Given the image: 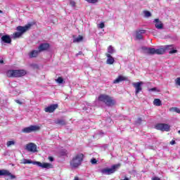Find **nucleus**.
<instances>
[{"label":"nucleus","mask_w":180,"mask_h":180,"mask_svg":"<svg viewBox=\"0 0 180 180\" xmlns=\"http://www.w3.org/2000/svg\"><path fill=\"white\" fill-rule=\"evenodd\" d=\"M21 164H33V165H37V167L46 169H50L53 167L51 163L32 161L31 160L27 159H23Z\"/></svg>","instance_id":"f257e3e1"},{"label":"nucleus","mask_w":180,"mask_h":180,"mask_svg":"<svg viewBox=\"0 0 180 180\" xmlns=\"http://www.w3.org/2000/svg\"><path fill=\"white\" fill-rule=\"evenodd\" d=\"M83 161H84V154L77 153L70 160V164L71 168H78V167L81 166V164H82Z\"/></svg>","instance_id":"f03ea898"},{"label":"nucleus","mask_w":180,"mask_h":180,"mask_svg":"<svg viewBox=\"0 0 180 180\" xmlns=\"http://www.w3.org/2000/svg\"><path fill=\"white\" fill-rule=\"evenodd\" d=\"M32 27V24H27L24 27L18 26L17 27L16 30H18L17 32L13 33L11 34V39H13L14 40L16 39H19L23 34V33L27 32Z\"/></svg>","instance_id":"7ed1b4c3"},{"label":"nucleus","mask_w":180,"mask_h":180,"mask_svg":"<svg viewBox=\"0 0 180 180\" xmlns=\"http://www.w3.org/2000/svg\"><path fill=\"white\" fill-rule=\"evenodd\" d=\"M98 99L99 102H103L106 106H113L116 103L113 97L106 94H101Z\"/></svg>","instance_id":"20e7f679"},{"label":"nucleus","mask_w":180,"mask_h":180,"mask_svg":"<svg viewBox=\"0 0 180 180\" xmlns=\"http://www.w3.org/2000/svg\"><path fill=\"white\" fill-rule=\"evenodd\" d=\"M25 74H27V72L25 70H8L6 72V75L9 78H19L20 77H25Z\"/></svg>","instance_id":"39448f33"},{"label":"nucleus","mask_w":180,"mask_h":180,"mask_svg":"<svg viewBox=\"0 0 180 180\" xmlns=\"http://www.w3.org/2000/svg\"><path fill=\"white\" fill-rule=\"evenodd\" d=\"M166 50H170L169 51V54H175V53H177V51L174 49V45H167L163 48L156 49V54H164Z\"/></svg>","instance_id":"423d86ee"},{"label":"nucleus","mask_w":180,"mask_h":180,"mask_svg":"<svg viewBox=\"0 0 180 180\" xmlns=\"http://www.w3.org/2000/svg\"><path fill=\"white\" fill-rule=\"evenodd\" d=\"M120 167V165H114L110 168H105L101 170V173L104 175H110L115 174L117 169Z\"/></svg>","instance_id":"0eeeda50"},{"label":"nucleus","mask_w":180,"mask_h":180,"mask_svg":"<svg viewBox=\"0 0 180 180\" xmlns=\"http://www.w3.org/2000/svg\"><path fill=\"white\" fill-rule=\"evenodd\" d=\"M39 130H40V126L31 125L30 127H27L22 129V132L25 134H29V133H33V131H39Z\"/></svg>","instance_id":"6e6552de"},{"label":"nucleus","mask_w":180,"mask_h":180,"mask_svg":"<svg viewBox=\"0 0 180 180\" xmlns=\"http://www.w3.org/2000/svg\"><path fill=\"white\" fill-rule=\"evenodd\" d=\"M143 82H133L132 85L135 88V95L137 96L141 91H143V88L141 86L143 85Z\"/></svg>","instance_id":"1a4fd4ad"},{"label":"nucleus","mask_w":180,"mask_h":180,"mask_svg":"<svg viewBox=\"0 0 180 180\" xmlns=\"http://www.w3.org/2000/svg\"><path fill=\"white\" fill-rule=\"evenodd\" d=\"M155 128L161 131H169V125L167 124H158Z\"/></svg>","instance_id":"9d476101"},{"label":"nucleus","mask_w":180,"mask_h":180,"mask_svg":"<svg viewBox=\"0 0 180 180\" xmlns=\"http://www.w3.org/2000/svg\"><path fill=\"white\" fill-rule=\"evenodd\" d=\"M26 150L30 153H36L37 151V146L33 143H30L26 145Z\"/></svg>","instance_id":"9b49d317"},{"label":"nucleus","mask_w":180,"mask_h":180,"mask_svg":"<svg viewBox=\"0 0 180 180\" xmlns=\"http://www.w3.org/2000/svg\"><path fill=\"white\" fill-rule=\"evenodd\" d=\"M10 176L11 179H15L16 176L11 174V172L6 169L0 170V176Z\"/></svg>","instance_id":"f8f14e48"},{"label":"nucleus","mask_w":180,"mask_h":180,"mask_svg":"<svg viewBox=\"0 0 180 180\" xmlns=\"http://www.w3.org/2000/svg\"><path fill=\"white\" fill-rule=\"evenodd\" d=\"M153 23L155 25V27H156V29H158V30L164 29V24L162 23V22H161V20H160V19H155L153 20Z\"/></svg>","instance_id":"ddd939ff"},{"label":"nucleus","mask_w":180,"mask_h":180,"mask_svg":"<svg viewBox=\"0 0 180 180\" xmlns=\"http://www.w3.org/2000/svg\"><path fill=\"white\" fill-rule=\"evenodd\" d=\"M57 108H58V104H52L45 108V112H46V113H53Z\"/></svg>","instance_id":"4468645a"},{"label":"nucleus","mask_w":180,"mask_h":180,"mask_svg":"<svg viewBox=\"0 0 180 180\" xmlns=\"http://www.w3.org/2000/svg\"><path fill=\"white\" fill-rule=\"evenodd\" d=\"M49 48L50 44H49L48 43H43L39 46L38 50L39 53H41V51H46V50H49Z\"/></svg>","instance_id":"2eb2a0df"},{"label":"nucleus","mask_w":180,"mask_h":180,"mask_svg":"<svg viewBox=\"0 0 180 180\" xmlns=\"http://www.w3.org/2000/svg\"><path fill=\"white\" fill-rule=\"evenodd\" d=\"M1 40L2 43H6V44H11L12 43V39L9 35L2 36Z\"/></svg>","instance_id":"dca6fc26"},{"label":"nucleus","mask_w":180,"mask_h":180,"mask_svg":"<svg viewBox=\"0 0 180 180\" xmlns=\"http://www.w3.org/2000/svg\"><path fill=\"white\" fill-rule=\"evenodd\" d=\"M144 33H146L145 30H137L136 32V39H137V40H141V39H143V34H144Z\"/></svg>","instance_id":"f3484780"},{"label":"nucleus","mask_w":180,"mask_h":180,"mask_svg":"<svg viewBox=\"0 0 180 180\" xmlns=\"http://www.w3.org/2000/svg\"><path fill=\"white\" fill-rule=\"evenodd\" d=\"M105 56L107 57L106 63L112 65L115 63V58H112V55L109 53H105Z\"/></svg>","instance_id":"a211bd4d"},{"label":"nucleus","mask_w":180,"mask_h":180,"mask_svg":"<svg viewBox=\"0 0 180 180\" xmlns=\"http://www.w3.org/2000/svg\"><path fill=\"white\" fill-rule=\"evenodd\" d=\"M142 49L145 53H147L148 54H156V49L154 48L143 47Z\"/></svg>","instance_id":"6ab92c4d"},{"label":"nucleus","mask_w":180,"mask_h":180,"mask_svg":"<svg viewBox=\"0 0 180 180\" xmlns=\"http://www.w3.org/2000/svg\"><path fill=\"white\" fill-rule=\"evenodd\" d=\"M122 81H127V77L120 75L113 81V84H119V82H122Z\"/></svg>","instance_id":"aec40b11"},{"label":"nucleus","mask_w":180,"mask_h":180,"mask_svg":"<svg viewBox=\"0 0 180 180\" xmlns=\"http://www.w3.org/2000/svg\"><path fill=\"white\" fill-rule=\"evenodd\" d=\"M39 53H40V51H39V50L38 51L34 50L30 53L29 56H30V58H34L35 57L39 56Z\"/></svg>","instance_id":"412c9836"},{"label":"nucleus","mask_w":180,"mask_h":180,"mask_svg":"<svg viewBox=\"0 0 180 180\" xmlns=\"http://www.w3.org/2000/svg\"><path fill=\"white\" fill-rule=\"evenodd\" d=\"M153 105H155V106H161V100L159 98H155L153 101Z\"/></svg>","instance_id":"4be33fe9"},{"label":"nucleus","mask_w":180,"mask_h":180,"mask_svg":"<svg viewBox=\"0 0 180 180\" xmlns=\"http://www.w3.org/2000/svg\"><path fill=\"white\" fill-rule=\"evenodd\" d=\"M115 53V49L112 46H109L108 47V53L107 54H113Z\"/></svg>","instance_id":"5701e85b"},{"label":"nucleus","mask_w":180,"mask_h":180,"mask_svg":"<svg viewBox=\"0 0 180 180\" xmlns=\"http://www.w3.org/2000/svg\"><path fill=\"white\" fill-rule=\"evenodd\" d=\"M82 36H79L77 38L73 39V43H79V41H82Z\"/></svg>","instance_id":"b1692460"},{"label":"nucleus","mask_w":180,"mask_h":180,"mask_svg":"<svg viewBox=\"0 0 180 180\" xmlns=\"http://www.w3.org/2000/svg\"><path fill=\"white\" fill-rule=\"evenodd\" d=\"M160 89L157 87H153L152 89H148V92H160Z\"/></svg>","instance_id":"393cba45"},{"label":"nucleus","mask_w":180,"mask_h":180,"mask_svg":"<svg viewBox=\"0 0 180 180\" xmlns=\"http://www.w3.org/2000/svg\"><path fill=\"white\" fill-rule=\"evenodd\" d=\"M56 124H60V126H64L65 124V121L63 120H58L56 121Z\"/></svg>","instance_id":"a878e982"},{"label":"nucleus","mask_w":180,"mask_h":180,"mask_svg":"<svg viewBox=\"0 0 180 180\" xmlns=\"http://www.w3.org/2000/svg\"><path fill=\"white\" fill-rule=\"evenodd\" d=\"M143 15H144L145 18H150L151 16V13L148 11H144Z\"/></svg>","instance_id":"bb28decb"},{"label":"nucleus","mask_w":180,"mask_h":180,"mask_svg":"<svg viewBox=\"0 0 180 180\" xmlns=\"http://www.w3.org/2000/svg\"><path fill=\"white\" fill-rule=\"evenodd\" d=\"M97 27L98 29H103V27H105V22H101L100 24H98Z\"/></svg>","instance_id":"cd10ccee"},{"label":"nucleus","mask_w":180,"mask_h":180,"mask_svg":"<svg viewBox=\"0 0 180 180\" xmlns=\"http://www.w3.org/2000/svg\"><path fill=\"white\" fill-rule=\"evenodd\" d=\"M7 147H11V146H15L14 141H8L6 143Z\"/></svg>","instance_id":"c85d7f7f"},{"label":"nucleus","mask_w":180,"mask_h":180,"mask_svg":"<svg viewBox=\"0 0 180 180\" xmlns=\"http://www.w3.org/2000/svg\"><path fill=\"white\" fill-rule=\"evenodd\" d=\"M56 82L58 84H63V82H64V79H63V77H58V79H56Z\"/></svg>","instance_id":"c756f323"},{"label":"nucleus","mask_w":180,"mask_h":180,"mask_svg":"<svg viewBox=\"0 0 180 180\" xmlns=\"http://www.w3.org/2000/svg\"><path fill=\"white\" fill-rule=\"evenodd\" d=\"M170 110H173V112H176V113H180V109L179 108H172Z\"/></svg>","instance_id":"7c9ffc66"},{"label":"nucleus","mask_w":180,"mask_h":180,"mask_svg":"<svg viewBox=\"0 0 180 180\" xmlns=\"http://www.w3.org/2000/svg\"><path fill=\"white\" fill-rule=\"evenodd\" d=\"M85 1L89 4H96L98 2V0H85Z\"/></svg>","instance_id":"2f4dec72"},{"label":"nucleus","mask_w":180,"mask_h":180,"mask_svg":"<svg viewBox=\"0 0 180 180\" xmlns=\"http://www.w3.org/2000/svg\"><path fill=\"white\" fill-rule=\"evenodd\" d=\"M175 84H176V85H178L179 86H180V77H177L175 79Z\"/></svg>","instance_id":"473e14b6"},{"label":"nucleus","mask_w":180,"mask_h":180,"mask_svg":"<svg viewBox=\"0 0 180 180\" xmlns=\"http://www.w3.org/2000/svg\"><path fill=\"white\" fill-rule=\"evenodd\" d=\"M70 6H72V8H75V5H77V4L75 3V1H71L70 2Z\"/></svg>","instance_id":"72a5a7b5"},{"label":"nucleus","mask_w":180,"mask_h":180,"mask_svg":"<svg viewBox=\"0 0 180 180\" xmlns=\"http://www.w3.org/2000/svg\"><path fill=\"white\" fill-rule=\"evenodd\" d=\"M91 164H96V162H98V161L96 160V159L94 158L91 160Z\"/></svg>","instance_id":"f704fd0d"},{"label":"nucleus","mask_w":180,"mask_h":180,"mask_svg":"<svg viewBox=\"0 0 180 180\" xmlns=\"http://www.w3.org/2000/svg\"><path fill=\"white\" fill-rule=\"evenodd\" d=\"M49 161H51V162H53V161H54V158H53V157H49Z\"/></svg>","instance_id":"c9c22d12"},{"label":"nucleus","mask_w":180,"mask_h":180,"mask_svg":"<svg viewBox=\"0 0 180 180\" xmlns=\"http://www.w3.org/2000/svg\"><path fill=\"white\" fill-rule=\"evenodd\" d=\"M152 180H161V179H160V178L158 177H153Z\"/></svg>","instance_id":"e433bc0d"},{"label":"nucleus","mask_w":180,"mask_h":180,"mask_svg":"<svg viewBox=\"0 0 180 180\" xmlns=\"http://www.w3.org/2000/svg\"><path fill=\"white\" fill-rule=\"evenodd\" d=\"M170 144H171L172 146H174V144H175V141H172L170 142Z\"/></svg>","instance_id":"4c0bfd02"},{"label":"nucleus","mask_w":180,"mask_h":180,"mask_svg":"<svg viewBox=\"0 0 180 180\" xmlns=\"http://www.w3.org/2000/svg\"><path fill=\"white\" fill-rule=\"evenodd\" d=\"M15 102H16V103H20V104L21 103L19 100H16Z\"/></svg>","instance_id":"58836bf2"},{"label":"nucleus","mask_w":180,"mask_h":180,"mask_svg":"<svg viewBox=\"0 0 180 180\" xmlns=\"http://www.w3.org/2000/svg\"><path fill=\"white\" fill-rule=\"evenodd\" d=\"M0 64H4V60H0Z\"/></svg>","instance_id":"ea45409f"},{"label":"nucleus","mask_w":180,"mask_h":180,"mask_svg":"<svg viewBox=\"0 0 180 180\" xmlns=\"http://www.w3.org/2000/svg\"><path fill=\"white\" fill-rule=\"evenodd\" d=\"M138 120H139V122H141V118H139Z\"/></svg>","instance_id":"a19ab883"},{"label":"nucleus","mask_w":180,"mask_h":180,"mask_svg":"<svg viewBox=\"0 0 180 180\" xmlns=\"http://www.w3.org/2000/svg\"><path fill=\"white\" fill-rule=\"evenodd\" d=\"M178 133H179V134H180V130H179V131H178Z\"/></svg>","instance_id":"79ce46f5"},{"label":"nucleus","mask_w":180,"mask_h":180,"mask_svg":"<svg viewBox=\"0 0 180 180\" xmlns=\"http://www.w3.org/2000/svg\"><path fill=\"white\" fill-rule=\"evenodd\" d=\"M0 13H2V11L0 10Z\"/></svg>","instance_id":"37998d69"}]
</instances>
